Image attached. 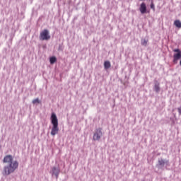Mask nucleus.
<instances>
[{
    "mask_svg": "<svg viewBox=\"0 0 181 181\" xmlns=\"http://www.w3.org/2000/svg\"><path fill=\"white\" fill-rule=\"evenodd\" d=\"M3 162L4 163L8 164L4 168L3 175L4 176H9V175L13 173L15 170L18 169L19 166V163L17 160H13V157L11 155L6 156Z\"/></svg>",
    "mask_w": 181,
    "mask_h": 181,
    "instance_id": "nucleus-1",
    "label": "nucleus"
},
{
    "mask_svg": "<svg viewBox=\"0 0 181 181\" xmlns=\"http://www.w3.org/2000/svg\"><path fill=\"white\" fill-rule=\"evenodd\" d=\"M51 124H52L51 135L54 136V135H57L59 134V119L54 112H52L51 115Z\"/></svg>",
    "mask_w": 181,
    "mask_h": 181,
    "instance_id": "nucleus-2",
    "label": "nucleus"
},
{
    "mask_svg": "<svg viewBox=\"0 0 181 181\" xmlns=\"http://www.w3.org/2000/svg\"><path fill=\"white\" fill-rule=\"evenodd\" d=\"M40 40H49L50 35L49 34V30L47 29L42 30L40 34Z\"/></svg>",
    "mask_w": 181,
    "mask_h": 181,
    "instance_id": "nucleus-3",
    "label": "nucleus"
},
{
    "mask_svg": "<svg viewBox=\"0 0 181 181\" xmlns=\"http://www.w3.org/2000/svg\"><path fill=\"white\" fill-rule=\"evenodd\" d=\"M101 136H103V131L101 128H98L93 134V141H100V139H101Z\"/></svg>",
    "mask_w": 181,
    "mask_h": 181,
    "instance_id": "nucleus-4",
    "label": "nucleus"
},
{
    "mask_svg": "<svg viewBox=\"0 0 181 181\" xmlns=\"http://www.w3.org/2000/svg\"><path fill=\"white\" fill-rule=\"evenodd\" d=\"M173 52L176 53L173 55V63H177V60L181 59V51L179 49H175Z\"/></svg>",
    "mask_w": 181,
    "mask_h": 181,
    "instance_id": "nucleus-5",
    "label": "nucleus"
},
{
    "mask_svg": "<svg viewBox=\"0 0 181 181\" xmlns=\"http://www.w3.org/2000/svg\"><path fill=\"white\" fill-rule=\"evenodd\" d=\"M52 175H55L56 178L58 179L59 178V174L60 173V169L56 168V167H53L52 169Z\"/></svg>",
    "mask_w": 181,
    "mask_h": 181,
    "instance_id": "nucleus-6",
    "label": "nucleus"
},
{
    "mask_svg": "<svg viewBox=\"0 0 181 181\" xmlns=\"http://www.w3.org/2000/svg\"><path fill=\"white\" fill-rule=\"evenodd\" d=\"M139 11L142 15H144V13H146V4H145V3H142L140 5Z\"/></svg>",
    "mask_w": 181,
    "mask_h": 181,
    "instance_id": "nucleus-7",
    "label": "nucleus"
},
{
    "mask_svg": "<svg viewBox=\"0 0 181 181\" xmlns=\"http://www.w3.org/2000/svg\"><path fill=\"white\" fill-rule=\"evenodd\" d=\"M174 25L176 26L178 29H181V21L180 20H175L174 21Z\"/></svg>",
    "mask_w": 181,
    "mask_h": 181,
    "instance_id": "nucleus-8",
    "label": "nucleus"
},
{
    "mask_svg": "<svg viewBox=\"0 0 181 181\" xmlns=\"http://www.w3.org/2000/svg\"><path fill=\"white\" fill-rule=\"evenodd\" d=\"M104 67H105V70H108V69H110V67H111V62H110V61H105L104 62Z\"/></svg>",
    "mask_w": 181,
    "mask_h": 181,
    "instance_id": "nucleus-9",
    "label": "nucleus"
},
{
    "mask_svg": "<svg viewBox=\"0 0 181 181\" xmlns=\"http://www.w3.org/2000/svg\"><path fill=\"white\" fill-rule=\"evenodd\" d=\"M154 90L156 93H159L160 91V88L159 87V83L156 82L154 85Z\"/></svg>",
    "mask_w": 181,
    "mask_h": 181,
    "instance_id": "nucleus-10",
    "label": "nucleus"
},
{
    "mask_svg": "<svg viewBox=\"0 0 181 181\" xmlns=\"http://www.w3.org/2000/svg\"><path fill=\"white\" fill-rule=\"evenodd\" d=\"M56 62H57V59L56 58V57H50V59H49L50 64H54V63H56Z\"/></svg>",
    "mask_w": 181,
    "mask_h": 181,
    "instance_id": "nucleus-11",
    "label": "nucleus"
},
{
    "mask_svg": "<svg viewBox=\"0 0 181 181\" xmlns=\"http://www.w3.org/2000/svg\"><path fill=\"white\" fill-rule=\"evenodd\" d=\"M148 40H145V39L141 40V45L145 47L148 46Z\"/></svg>",
    "mask_w": 181,
    "mask_h": 181,
    "instance_id": "nucleus-12",
    "label": "nucleus"
},
{
    "mask_svg": "<svg viewBox=\"0 0 181 181\" xmlns=\"http://www.w3.org/2000/svg\"><path fill=\"white\" fill-rule=\"evenodd\" d=\"M158 163L160 166H165V160L163 159L159 160Z\"/></svg>",
    "mask_w": 181,
    "mask_h": 181,
    "instance_id": "nucleus-13",
    "label": "nucleus"
},
{
    "mask_svg": "<svg viewBox=\"0 0 181 181\" xmlns=\"http://www.w3.org/2000/svg\"><path fill=\"white\" fill-rule=\"evenodd\" d=\"M33 104H40V100H39V98L34 99L33 100Z\"/></svg>",
    "mask_w": 181,
    "mask_h": 181,
    "instance_id": "nucleus-14",
    "label": "nucleus"
},
{
    "mask_svg": "<svg viewBox=\"0 0 181 181\" xmlns=\"http://www.w3.org/2000/svg\"><path fill=\"white\" fill-rule=\"evenodd\" d=\"M150 6H151V8L153 9V11H155V4H153V2H151Z\"/></svg>",
    "mask_w": 181,
    "mask_h": 181,
    "instance_id": "nucleus-15",
    "label": "nucleus"
},
{
    "mask_svg": "<svg viewBox=\"0 0 181 181\" xmlns=\"http://www.w3.org/2000/svg\"><path fill=\"white\" fill-rule=\"evenodd\" d=\"M179 114H181V107L177 108Z\"/></svg>",
    "mask_w": 181,
    "mask_h": 181,
    "instance_id": "nucleus-16",
    "label": "nucleus"
}]
</instances>
